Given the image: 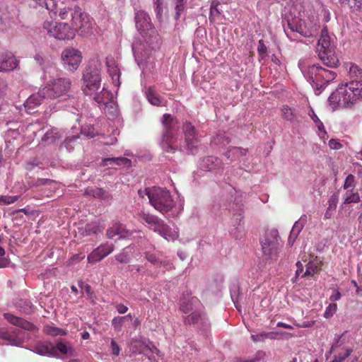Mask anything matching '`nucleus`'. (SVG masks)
Returning a JSON list of instances; mask_svg holds the SVG:
<instances>
[{
  "label": "nucleus",
  "instance_id": "nucleus-51",
  "mask_svg": "<svg viewBox=\"0 0 362 362\" xmlns=\"http://www.w3.org/2000/svg\"><path fill=\"white\" fill-rule=\"evenodd\" d=\"M54 183V181L46 178H38L36 180L33 181L30 185L31 187H39L42 185H49Z\"/></svg>",
  "mask_w": 362,
  "mask_h": 362
},
{
  "label": "nucleus",
  "instance_id": "nucleus-40",
  "mask_svg": "<svg viewBox=\"0 0 362 362\" xmlns=\"http://www.w3.org/2000/svg\"><path fill=\"white\" fill-rule=\"evenodd\" d=\"M43 332L45 334L52 337L66 335V330L49 325H47L44 327Z\"/></svg>",
  "mask_w": 362,
  "mask_h": 362
},
{
  "label": "nucleus",
  "instance_id": "nucleus-60",
  "mask_svg": "<svg viewBox=\"0 0 362 362\" xmlns=\"http://www.w3.org/2000/svg\"><path fill=\"white\" fill-rule=\"evenodd\" d=\"M257 52L259 55H264L267 52V47L265 45L263 40H259L258 42Z\"/></svg>",
  "mask_w": 362,
  "mask_h": 362
},
{
  "label": "nucleus",
  "instance_id": "nucleus-5",
  "mask_svg": "<svg viewBox=\"0 0 362 362\" xmlns=\"http://www.w3.org/2000/svg\"><path fill=\"white\" fill-rule=\"evenodd\" d=\"M163 127L160 146L167 153H174L181 149L177 143L179 124L176 118L170 114H164L161 119Z\"/></svg>",
  "mask_w": 362,
  "mask_h": 362
},
{
  "label": "nucleus",
  "instance_id": "nucleus-59",
  "mask_svg": "<svg viewBox=\"0 0 362 362\" xmlns=\"http://www.w3.org/2000/svg\"><path fill=\"white\" fill-rule=\"evenodd\" d=\"M8 84L4 79L0 78V99L7 93Z\"/></svg>",
  "mask_w": 362,
  "mask_h": 362
},
{
  "label": "nucleus",
  "instance_id": "nucleus-6",
  "mask_svg": "<svg viewBox=\"0 0 362 362\" xmlns=\"http://www.w3.org/2000/svg\"><path fill=\"white\" fill-rule=\"evenodd\" d=\"M62 20L71 19V25L78 29L81 35H86L92 32L93 23L89 16L83 12L78 6L64 7L59 11Z\"/></svg>",
  "mask_w": 362,
  "mask_h": 362
},
{
  "label": "nucleus",
  "instance_id": "nucleus-23",
  "mask_svg": "<svg viewBox=\"0 0 362 362\" xmlns=\"http://www.w3.org/2000/svg\"><path fill=\"white\" fill-rule=\"evenodd\" d=\"M18 65V60L11 52H5L0 56V72L13 71Z\"/></svg>",
  "mask_w": 362,
  "mask_h": 362
},
{
  "label": "nucleus",
  "instance_id": "nucleus-49",
  "mask_svg": "<svg viewBox=\"0 0 362 362\" xmlns=\"http://www.w3.org/2000/svg\"><path fill=\"white\" fill-rule=\"evenodd\" d=\"M124 321H125V317H120V316L115 317L112 320V325L114 327V329L117 332L121 331L123 324L124 323Z\"/></svg>",
  "mask_w": 362,
  "mask_h": 362
},
{
  "label": "nucleus",
  "instance_id": "nucleus-3",
  "mask_svg": "<svg viewBox=\"0 0 362 362\" xmlns=\"http://www.w3.org/2000/svg\"><path fill=\"white\" fill-rule=\"evenodd\" d=\"M298 66L317 95L321 93L327 84L337 77L335 71L323 68L319 64H313L306 67L299 62Z\"/></svg>",
  "mask_w": 362,
  "mask_h": 362
},
{
  "label": "nucleus",
  "instance_id": "nucleus-54",
  "mask_svg": "<svg viewBox=\"0 0 362 362\" xmlns=\"http://www.w3.org/2000/svg\"><path fill=\"white\" fill-rule=\"evenodd\" d=\"M309 116L311 117L313 122L315 124L316 127H317L318 130L323 129L324 124L321 122V120L318 118V117L316 115L313 110H311L309 113Z\"/></svg>",
  "mask_w": 362,
  "mask_h": 362
},
{
  "label": "nucleus",
  "instance_id": "nucleus-10",
  "mask_svg": "<svg viewBox=\"0 0 362 362\" xmlns=\"http://www.w3.org/2000/svg\"><path fill=\"white\" fill-rule=\"evenodd\" d=\"M101 81V64L98 61L90 62L83 72V92L87 95H92L100 88Z\"/></svg>",
  "mask_w": 362,
  "mask_h": 362
},
{
  "label": "nucleus",
  "instance_id": "nucleus-36",
  "mask_svg": "<svg viewBox=\"0 0 362 362\" xmlns=\"http://www.w3.org/2000/svg\"><path fill=\"white\" fill-rule=\"evenodd\" d=\"M281 112L284 119H286L292 123L298 121V112L296 110L292 109L288 106L285 105L283 106Z\"/></svg>",
  "mask_w": 362,
  "mask_h": 362
},
{
  "label": "nucleus",
  "instance_id": "nucleus-37",
  "mask_svg": "<svg viewBox=\"0 0 362 362\" xmlns=\"http://www.w3.org/2000/svg\"><path fill=\"white\" fill-rule=\"evenodd\" d=\"M288 26L292 31L298 33L303 37H309L313 35V30L307 28L306 26L303 24L293 25L288 23Z\"/></svg>",
  "mask_w": 362,
  "mask_h": 362
},
{
  "label": "nucleus",
  "instance_id": "nucleus-45",
  "mask_svg": "<svg viewBox=\"0 0 362 362\" xmlns=\"http://www.w3.org/2000/svg\"><path fill=\"white\" fill-rule=\"evenodd\" d=\"M187 0H173L176 11L175 18L177 19L185 10Z\"/></svg>",
  "mask_w": 362,
  "mask_h": 362
},
{
  "label": "nucleus",
  "instance_id": "nucleus-42",
  "mask_svg": "<svg viewBox=\"0 0 362 362\" xmlns=\"http://www.w3.org/2000/svg\"><path fill=\"white\" fill-rule=\"evenodd\" d=\"M78 138V135L67 136L64 142L61 144L60 147H64L69 152H71L74 150L75 144L76 143Z\"/></svg>",
  "mask_w": 362,
  "mask_h": 362
},
{
  "label": "nucleus",
  "instance_id": "nucleus-16",
  "mask_svg": "<svg viewBox=\"0 0 362 362\" xmlns=\"http://www.w3.org/2000/svg\"><path fill=\"white\" fill-rule=\"evenodd\" d=\"M130 351L134 354H143L150 361H156L155 355L158 356L160 351L153 344H147L143 339H132L129 345Z\"/></svg>",
  "mask_w": 362,
  "mask_h": 362
},
{
  "label": "nucleus",
  "instance_id": "nucleus-7",
  "mask_svg": "<svg viewBox=\"0 0 362 362\" xmlns=\"http://www.w3.org/2000/svg\"><path fill=\"white\" fill-rule=\"evenodd\" d=\"M141 34L144 40L142 47L139 48L135 45L132 46L135 60L139 66L148 62L151 58L152 52L159 49L161 45L160 37L154 28L148 30Z\"/></svg>",
  "mask_w": 362,
  "mask_h": 362
},
{
  "label": "nucleus",
  "instance_id": "nucleus-48",
  "mask_svg": "<svg viewBox=\"0 0 362 362\" xmlns=\"http://www.w3.org/2000/svg\"><path fill=\"white\" fill-rule=\"evenodd\" d=\"M127 249V248H124L121 252L115 256V259L119 263H127L129 262L130 257Z\"/></svg>",
  "mask_w": 362,
  "mask_h": 362
},
{
  "label": "nucleus",
  "instance_id": "nucleus-28",
  "mask_svg": "<svg viewBox=\"0 0 362 362\" xmlns=\"http://www.w3.org/2000/svg\"><path fill=\"white\" fill-rule=\"evenodd\" d=\"M54 347L56 349V356H57V351L68 357L77 356L76 350L69 343H65L60 340L57 342Z\"/></svg>",
  "mask_w": 362,
  "mask_h": 362
},
{
  "label": "nucleus",
  "instance_id": "nucleus-29",
  "mask_svg": "<svg viewBox=\"0 0 362 362\" xmlns=\"http://www.w3.org/2000/svg\"><path fill=\"white\" fill-rule=\"evenodd\" d=\"M86 194L93 197L94 198H97L106 202H109L112 199V194L103 188H89L86 190Z\"/></svg>",
  "mask_w": 362,
  "mask_h": 362
},
{
  "label": "nucleus",
  "instance_id": "nucleus-52",
  "mask_svg": "<svg viewBox=\"0 0 362 362\" xmlns=\"http://www.w3.org/2000/svg\"><path fill=\"white\" fill-rule=\"evenodd\" d=\"M19 196H0V204H11L19 199Z\"/></svg>",
  "mask_w": 362,
  "mask_h": 362
},
{
  "label": "nucleus",
  "instance_id": "nucleus-27",
  "mask_svg": "<svg viewBox=\"0 0 362 362\" xmlns=\"http://www.w3.org/2000/svg\"><path fill=\"white\" fill-rule=\"evenodd\" d=\"M307 221V217L305 215H303L298 221H296L293 226V228L291 230L290 235L288 236V243L291 245L293 244L296 239L298 238L300 231L303 228L305 223Z\"/></svg>",
  "mask_w": 362,
  "mask_h": 362
},
{
  "label": "nucleus",
  "instance_id": "nucleus-47",
  "mask_svg": "<svg viewBox=\"0 0 362 362\" xmlns=\"http://www.w3.org/2000/svg\"><path fill=\"white\" fill-rule=\"evenodd\" d=\"M81 133L83 135L90 138L94 137L97 134V132L95 131L93 126L91 124L83 126L81 129Z\"/></svg>",
  "mask_w": 362,
  "mask_h": 362
},
{
  "label": "nucleus",
  "instance_id": "nucleus-25",
  "mask_svg": "<svg viewBox=\"0 0 362 362\" xmlns=\"http://www.w3.org/2000/svg\"><path fill=\"white\" fill-rule=\"evenodd\" d=\"M33 351L41 356L56 357V349L54 345L49 341H38L33 348Z\"/></svg>",
  "mask_w": 362,
  "mask_h": 362
},
{
  "label": "nucleus",
  "instance_id": "nucleus-21",
  "mask_svg": "<svg viewBox=\"0 0 362 362\" xmlns=\"http://www.w3.org/2000/svg\"><path fill=\"white\" fill-rule=\"evenodd\" d=\"M45 98V95L40 94V89L37 93L31 95L23 103L25 112L28 114L36 112L37 111V108L42 104V100Z\"/></svg>",
  "mask_w": 362,
  "mask_h": 362
},
{
  "label": "nucleus",
  "instance_id": "nucleus-11",
  "mask_svg": "<svg viewBox=\"0 0 362 362\" xmlns=\"http://www.w3.org/2000/svg\"><path fill=\"white\" fill-rule=\"evenodd\" d=\"M141 221L150 230L157 233L168 241L175 240L179 235L175 228L166 224L165 221L156 215L142 212L139 215Z\"/></svg>",
  "mask_w": 362,
  "mask_h": 362
},
{
  "label": "nucleus",
  "instance_id": "nucleus-1",
  "mask_svg": "<svg viewBox=\"0 0 362 362\" xmlns=\"http://www.w3.org/2000/svg\"><path fill=\"white\" fill-rule=\"evenodd\" d=\"M345 68L350 81L339 86L328 98V103L333 110L350 107L362 98V69L351 62L346 63Z\"/></svg>",
  "mask_w": 362,
  "mask_h": 362
},
{
  "label": "nucleus",
  "instance_id": "nucleus-32",
  "mask_svg": "<svg viewBox=\"0 0 362 362\" xmlns=\"http://www.w3.org/2000/svg\"><path fill=\"white\" fill-rule=\"evenodd\" d=\"M62 137L61 132L57 128L47 130L42 138V141L45 144H52Z\"/></svg>",
  "mask_w": 362,
  "mask_h": 362
},
{
  "label": "nucleus",
  "instance_id": "nucleus-31",
  "mask_svg": "<svg viewBox=\"0 0 362 362\" xmlns=\"http://www.w3.org/2000/svg\"><path fill=\"white\" fill-rule=\"evenodd\" d=\"M127 233L124 226L119 223H115L107 230L106 236L112 239L116 235H119V238H124Z\"/></svg>",
  "mask_w": 362,
  "mask_h": 362
},
{
  "label": "nucleus",
  "instance_id": "nucleus-19",
  "mask_svg": "<svg viewBox=\"0 0 362 362\" xmlns=\"http://www.w3.org/2000/svg\"><path fill=\"white\" fill-rule=\"evenodd\" d=\"M182 131L187 153L195 154L200 144L199 137L195 127L190 122H185L183 124Z\"/></svg>",
  "mask_w": 362,
  "mask_h": 362
},
{
  "label": "nucleus",
  "instance_id": "nucleus-13",
  "mask_svg": "<svg viewBox=\"0 0 362 362\" xmlns=\"http://www.w3.org/2000/svg\"><path fill=\"white\" fill-rule=\"evenodd\" d=\"M42 29L50 37L60 40L73 39L76 32H78V29H75L74 26L66 23L54 22L52 20H45L42 24Z\"/></svg>",
  "mask_w": 362,
  "mask_h": 362
},
{
  "label": "nucleus",
  "instance_id": "nucleus-22",
  "mask_svg": "<svg viewBox=\"0 0 362 362\" xmlns=\"http://www.w3.org/2000/svg\"><path fill=\"white\" fill-rule=\"evenodd\" d=\"M106 65L107 68V72L112 78V83L116 87H119L120 86L119 78L121 76V72L118 63L113 57H107L106 59Z\"/></svg>",
  "mask_w": 362,
  "mask_h": 362
},
{
  "label": "nucleus",
  "instance_id": "nucleus-14",
  "mask_svg": "<svg viewBox=\"0 0 362 362\" xmlns=\"http://www.w3.org/2000/svg\"><path fill=\"white\" fill-rule=\"evenodd\" d=\"M71 81L67 78H57L49 80L45 86L40 88V94L47 98H57L65 95L69 91Z\"/></svg>",
  "mask_w": 362,
  "mask_h": 362
},
{
  "label": "nucleus",
  "instance_id": "nucleus-12",
  "mask_svg": "<svg viewBox=\"0 0 362 362\" xmlns=\"http://www.w3.org/2000/svg\"><path fill=\"white\" fill-rule=\"evenodd\" d=\"M199 300L197 297H192L189 300H183L180 304V310L185 314H189L185 317V324L199 325L200 322L203 327L209 326L208 320L201 314Z\"/></svg>",
  "mask_w": 362,
  "mask_h": 362
},
{
  "label": "nucleus",
  "instance_id": "nucleus-24",
  "mask_svg": "<svg viewBox=\"0 0 362 362\" xmlns=\"http://www.w3.org/2000/svg\"><path fill=\"white\" fill-rule=\"evenodd\" d=\"M135 24L141 33L152 28L149 16L142 10L135 13Z\"/></svg>",
  "mask_w": 362,
  "mask_h": 362
},
{
  "label": "nucleus",
  "instance_id": "nucleus-38",
  "mask_svg": "<svg viewBox=\"0 0 362 362\" xmlns=\"http://www.w3.org/2000/svg\"><path fill=\"white\" fill-rule=\"evenodd\" d=\"M144 257L145 259L152 264L153 266L158 267L159 263L162 259V253L160 252H151L149 251L144 252Z\"/></svg>",
  "mask_w": 362,
  "mask_h": 362
},
{
  "label": "nucleus",
  "instance_id": "nucleus-26",
  "mask_svg": "<svg viewBox=\"0 0 362 362\" xmlns=\"http://www.w3.org/2000/svg\"><path fill=\"white\" fill-rule=\"evenodd\" d=\"M221 166L222 161L221 159L213 156L204 157L200 162L201 168L208 171L218 169Z\"/></svg>",
  "mask_w": 362,
  "mask_h": 362
},
{
  "label": "nucleus",
  "instance_id": "nucleus-57",
  "mask_svg": "<svg viewBox=\"0 0 362 362\" xmlns=\"http://www.w3.org/2000/svg\"><path fill=\"white\" fill-rule=\"evenodd\" d=\"M155 6V12L157 18H160L163 12V1L162 0H153Z\"/></svg>",
  "mask_w": 362,
  "mask_h": 362
},
{
  "label": "nucleus",
  "instance_id": "nucleus-18",
  "mask_svg": "<svg viewBox=\"0 0 362 362\" xmlns=\"http://www.w3.org/2000/svg\"><path fill=\"white\" fill-rule=\"evenodd\" d=\"M94 100L105 114L112 116L117 115V107L112 99V94L106 88H103L99 93H96Z\"/></svg>",
  "mask_w": 362,
  "mask_h": 362
},
{
  "label": "nucleus",
  "instance_id": "nucleus-44",
  "mask_svg": "<svg viewBox=\"0 0 362 362\" xmlns=\"http://www.w3.org/2000/svg\"><path fill=\"white\" fill-rule=\"evenodd\" d=\"M273 332H261L257 334H252L251 339L254 342L262 341L266 339H274Z\"/></svg>",
  "mask_w": 362,
  "mask_h": 362
},
{
  "label": "nucleus",
  "instance_id": "nucleus-15",
  "mask_svg": "<svg viewBox=\"0 0 362 362\" xmlns=\"http://www.w3.org/2000/svg\"><path fill=\"white\" fill-rule=\"evenodd\" d=\"M279 236L277 229L267 230L261 240L262 249L266 258L276 260L280 250Z\"/></svg>",
  "mask_w": 362,
  "mask_h": 362
},
{
  "label": "nucleus",
  "instance_id": "nucleus-58",
  "mask_svg": "<svg viewBox=\"0 0 362 362\" xmlns=\"http://www.w3.org/2000/svg\"><path fill=\"white\" fill-rule=\"evenodd\" d=\"M158 267H159V268L162 267V268L165 269V270H170L173 267V263L170 262V260L163 259L162 258Z\"/></svg>",
  "mask_w": 362,
  "mask_h": 362
},
{
  "label": "nucleus",
  "instance_id": "nucleus-55",
  "mask_svg": "<svg viewBox=\"0 0 362 362\" xmlns=\"http://www.w3.org/2000/svg\"><path fill=\"white\" fill-rule=\"evenodd\" d=\"M110 349L112 355L118 356L120 354V348L115 339H112L110 345Z\"/></svg>",
  "mask_w": 362,
  "mask_h": 362
},
{
  "label": "nucleus",
  "instance_id": "nucleus-17",
  "mask_svg": "<svg viewBox=\"0 0 362 362\" xmlns=\"http://www.w3.org/2000/svg\"><path fill=\"white\" fill-rule=\"evenodd\" d=\"M61 57L64 68L71 72H74L78 68L82 60L81 52L71 47L62 51Z\"/></svg>",
  "mask_w": 362,
  "mask_h": 362
},
{
  "label": "nucleus",
  "instance_id": "nucleus-9",
  "mask_svg": "<svg viewBox=\"0 0 362 362\" xmlns=\"http://www.w3.org/2000/svg\"><path fill=\"white\" fill-rule=\"evenodd\" d=\"M151 205L158 212L165 215L176 207V203L170 192L164 188L153 187L145 189Z\"/></svg>",
  "mask_w": 362,
  "mask_h": 362
},
{
  "label": "nucleus",
  "instance_id": "nucleus-61",
  "mask_svg": "<svg viewBox=\"0 0 362 362\" xmlns=\"http://www.w3.org/2000/svg\"><path fill=\"white\" fill-rule=\"evenodd\" d=\"M328 145L329 148L333 150H339L342 147L341 144L337 139H331L329 141Z\"/></svg>",
  "mask_w": 362,
  "mask_h": 362
},
{
  "label": "nucleus",
  "instance_id": "nucleus-34",
  "mask_svg": "<svg viewBox=\"0 0 362 362\" xmlns=\"http://www.w3.org/2000/svg\"><path fill=\"white\" fill-rule=\"evenodd\" d=\"M247 149L243 148L240 147H230L225 153V156L227 158L231 161L238 160L240 156H245L247 155Z\"/></svg>",
  "mask_w": 362,
  "mask_h": 362
},
{
  "label": "nucleus",
  "instance_id": "nucleus-8",
  "mask_svg": "<svg viewBox=\"0 0 362 362\" xmlns=\"http://www.w3.org/2000/svg\"><path fill=\"white\" fill-rule=\"evenodd\" d=\"M336 47L325 27L321 30L320 37L316 47V53L324 65L329 68H337L339 60L336 54Z\"/></svg>",
  "mask_w": 362,
  "mask_h": 362
},
{
  "label": "nucleus",
  "instance_id": "nucleus-43",
  "mask_svg": "<svg viewBox=\"0 0 362 362\" xmlns=\"http://www.w3.org/2000/svg\"><path fill=\"white\" fill-rule=\"evenodd\" d=\"M13 127L8 129L5 133V141L6 142H11V139H17L20 136L18 128L16 127L17 123H13Z\"/></svg>",
  "mask_w": 362,
  "mask_h": 362
},
{
  "label": "nucleus",
  "instance_id": "nucleus-63",
  "mask_svg": "<svg viewBox=\"0 0 362 362\" xmlns=\"http://www.w3.org/2000/svg\"><path fill=\"white\" fill-rule=\"evenodd\" d=\"M113 305L116 308L117 311L120 314H124L128 310V308L122 303H114Z\"/></svg>",
  "mask_w": 362,
  "mask_h": 362
},
{
  "label": "nucleus",
  "instance_id": "nucleus-33",
  "mask_svg": "<svg viewBox=\"0 0 362 362\" xmlns=\"http://www.w3.org/2000/svg\"><path fill=\"white\" fill-rule=\"evenodd\" d=\"M146 97L147 100L153 105L163 106L164 105L163 100L159 96L154 89L149 87L146 90Z\"/></svg>",
  "mask_w": 362,
  "mask_h": 362
},
{
  "label": "nucleus",
  "instance_id": "nucleus-64",
  "mask_svg": "<svg viewBox=\"0 0 362 362\" xmlns=\"http://www.w3.org/2000/svg\"><path fill=\"white\" fill-rule=\"evenodd\" d=\"M350 5H347L354 10H358L362 6V0H350Z\"/></svg>",
  "mask_w": 362,
  "mask_h": 362
},
{
  "label": "nucleus",
  "instance_id": "nucleus-30",
  "mask_svg": "<svg viewBox=\"0 0 362 362\" xmlns=\"http://www.w3.org/2000/svg\"><path fill=\"white\" fill-rule=\"evenodd\" d=\"M219 204L221 207L225 208L226 209H228L229 211H233L234 213L233 214V217L231 218V225L236 224V226L238 223V221H236V215L239 212L238 210V207L234 204V197L231 199V204L230 207L229 205V202L226 200V198L224 199L222 197V190L220 192V201Z\"/></svg>",
  "mask_w": 362,
  "mask_h": 362
},
{
  "label": "nucleus",
  "instance_id": "nucleus-50",
  "mask_svg": "<svg viewBox=\"0 0 362 362\" xmlns=\"http://www.w3.org/2000/svg\"><path fill=\"white\" fill-rule=\"evenodd\" d=\"M355 187V177L349 174L345 179L343 188L344 189H354Z\"/></svg>",
  "mask_w": 362,
  "mask_h": 362
},
{
  "label": "nucleus",
  "instance_id": "nucleus-56",
  "mask_svg": "<svg viewBox=\"0 0 362 362\" xmlns=\"http://www.w3.org/2000/svg\"><path fill=\"white\" fill-rule=\"evenodd\" d=\"M220 4L218 1H213L210 6V18L214 15H219L221 11L218 8Z\"/></svg>",
  "mask_w": 362,
  "mask_h": 362
},
{
  "label": "nucleus",
  "instance_id": "nucleus-2",
  "mask_svg": "<svg viewBox=\"0 0 362 362\" xmlns=\"http://www.w3.org/2000/svg\"><path fill=\"white\" fill-rule=\"evenodd\" d=\"M4 318L10 323L17 326L16 328H1L0 339L8 341L12 346H20L28 338V334L25 330H32L34 325L10 313H5Z\"/></svg>",
  "mask_w": 362,
  "mask_h": 362
},
{
  "label": "nucleus",
  "instance_id": "nucleus-4",
  "mask_svg": "<svg viewBox=\"0 0 362 362\" xmlns=\"http://www.w3.org/2000/svg\"><path fill=\"white\" fill-rule=\"evenodd\" d=\"M222 197L226 200L229 202V205L231 204V199L234 197V204L238 207V213L236 215V221L238 223L230 225L229 233L230 235L235 239H241L245 235V227L243 222V202L245 199L244 194L237 190L233 186L230 184H225L222 187Z\"/></svg>",
  "mask_w": 362,
  "mask_h": 362
},
{
  "label": "nucleus",
  "instance_id": "nucleus-53",
  "mask_svg": "<svg viewBox=\"0 0 362 362\" xmlns=\"http://www.w3.org/2000/svg\"><path fill=\"white\" fill-rule=\"evenodd\" d=\"M337 305L335 303H331L329 304L324 313V317L325 318H329L334 315V314L337 312Z\"/></svg>",
  "mask_w": 362,
  "mask_h": 362
},
{
  "label": "nucleus",
  "instance_id": "nucleus-46",
  "mask_svg": "<svg viewBox=\"0 0 362 362\" xmlns=\"http://www.w3.org/2000/svg\"><path fill=\"white\" fill-rule=\"evenodd\" d=\"M317 270V264L314 261H310L306 264V270L302 274V277L307 276H313Z\"/></svg>",
  "mask_w": 362,
  "mask_h": 362
},
{
  "label": "nucleus",
  "instance_id": "nucleus-62",
  "mask_svg": "<svg viewBox=\"0 0 362 362\" xmlns=\"http://www.w3.org/2000/svg\"><path fill=\"white\" fill-rule=\"evenodd\" d=\"M351 352H352V350L351 349H347L346 350L345 353H344V354H341V353L339 354V355L337 356L334 357V359H336L339 362H342V361H344L346 358H348L351 355Z\"/></svg>",
  "mask_w": 362,
  "mask_h": 362
},
{
  "label": "nucleus",
  "instance_id": "nucleus-35",
  "mask_svg": "<svg viewBox=\"0 0 362 362\" xmlns=\"http://www.w3.org/2000/svg\"><path fill=\"white\" fill-rule=\"evenodd\" d=\"M112 164L116 165H130L132 164V161L124 157L105 158L102 160V165L103 166Z\"/></svg>",
  "mask_w": 362,
  "mask_h": 362
},
{
  "label": "nucleus",
  "instance_id": "nucleus-41",
  "mask_svg": "<svg viewBox=\"0 0 362 362\" xmlns=\"http://www.w3.org/2000/svg\"><path fill=\"white\" fill-rule=\"evenodd\" d=\"M100 231V226L97 222H90L87 223L82 230L83 236H89L97 234Z\"/></svg>",
  "mask_w": 362,
  "mask_h": 362
},
{
  "label": "nucleus",
  "instance_id": "nucleus-20",
  "mask_svg": "<svg viewBox=\"0 0 362 362\" xmlns=\"http://www.w3.org/2000/svg\"><path fill=\"white\" fill-rule=\"evenodd\" d=\"M114 250L115 245L112 243L108 242L103 243L88 255V261L91 264L98 262L112 253Z\"/></svg>",
  "mask_w": 362,
  "mask_h": 362
},
{
  "label": "nucleus",
  "instance_id": "nucleus-39",
  "mask_svg": "<svg viewBox=\"0 0 362 362\" xmlns=\"http://www.w3.org/2000/svg\"><path fill=\"white\" fill-rule=\"evenodd\" d=\"M360 196L354 189H347L344 197V204H356L360 202Z\"/></svg>",
  "mask_w": 362,
  "mask_h": 362
}]
</instances>
